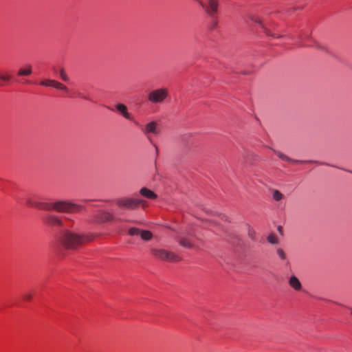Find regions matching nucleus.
Masks as SVG:
<instances>
[{
	"instance_id": "obj_1",
	"label": "nucleus",
	"mask_w": 352,
	"mask_h": 352,
	"mask_svg": "<svg viewBox=\"0 0 352 352\" xmlns=\"http://www.w3.org/2000/svg\"><path fill=\"white\" fill-rule=\"evenodd\" d=\"M93 239L92 234H80L69 230H63L58 236L56 241L59 246L65 250H75Z\"/></svg>"
},
{
	"instance_id": "obj_2",
	"label": "nucleus",
	"mask_w": 352,
	"mask_h": 352,
	"mask_svg": "<svg viewBox=\"0 0 352 352\" xmlns=\"http://www.w3.org/2000/svg\"><path fill=\"white\" fill-rule=\"evenodd\" d=\"M45 210H54L58 212H76L80 211L81 207L79 205L67 201H57L47 202L44 205Z\"/></svg>"
},
{
	"instance_id": "obj_3",
	"label": "nucleus",
	"mask_w": 352,
	"mask_h": 352,
	"mask_svg": "<svg viewBox=\"0 0 352 352\" xmlns=\"http://www.w3.org/2000/svg\"><path fill=\"white\" fill-rule=\"evenodd\" d=\"M169 96L168 88L162 87L151 91L147 96V100L152 104L163 103Z\"/></svg>"
},
{
	"instance_id": "obj_4",
	"label": "nucleus",
	"mask_w": 352,
	"mask_h": 352,
	"mask_svg": "<svg viewBox=\"0 0 352 352\" xmlns=\"http://www.w3.org/2000/svg\"><path fill=\"white\" fill-rule=\"evenodd\" d=\"M153 254L155 257L163 261L177 262L181 260L178 254L164 249L153 250Z\"/></svg>"
},
{
	"instance_id": "obj_5",
	"label": "nucleus",
	"mask_w": 352,
	"mask_h": 352,
	"mask_svg": "<svg viewBox=\"0 0 352 352\" xmlns=\"http://www.w3.org/2000/svg\"><path fill=\"white\" fill-rule=\"evenodd\" d=\"M199 3L209 16L217 15L219 7L218 0L199 1Z\"/></svg>"
},
{
	"instance_id": "obj_6",
	"label": "nucleus",
	"mask_w": 352,
	"mask_h": 352,
	"mask_svg": "<svg viewBox=\"0 0 352 352\" xmlns=\"http://www.w3.org/2000/svg\"><path fill=\"white\" fill-rule=\"evenodd\" d=\"M144 201L140 199L123 198L117 201V205L120 208L133 209L140 204H144Z\"/></svg>"
},
{
	"instance_id": "obj_7",
	"label": "nucleus",
	"mask_w": 352,
	"mask_h": 352,
	"mask_svg": "<svg viewBox=\"0 0 352 352\" xmlns=\"http://www.w3.org/2000/svg\"><path fill=\"white\" fill-rule=\"evenodd\" d=\"M39 85L44 87H54L56 89L63 91L66 93V94H69V89L64 84L55 80H43L39 82Z\"/></svg>"
},
{
	"instance_id": "obj_8",
	"label": "nucleus",
	"mask_w": 352,
	"mask_h": 352,
	"mask_svg": "<svg viewBox=\"0 0 352 352\" xmlns=\"http://www.w3.org/2000/svg\"><path fill=\"white\" fill-rule=\"evenodd\" d=\"M251 20L257 23L258 26L263 30L264 33L267 36H271L272 37H280V34L277 29H274V32H271V30L265 27V25L263 23L261 18L259 16H252Z\"/></svg>"
},
{
	"instance_id": "obj_9",
	"label": "nucleus",
	"mask_w": 352,
	"mask_h": 352,
	"mask_svg": "<svg viewBox=\"0 0 352 352\" xmlns=\"http://www.w3.org/2000/svg\"><path fill=\"white\" fill-rule=\"evenodd\" d=\"M43 222L50 226H62V221L55 214H47L43 217Z\"/></svg>"
},
{
	"instance_id": "obj_10",
	"label": "nucleus",
	"mask_w": 352,
	"mask_h": 352,
	"mask_svg": "<svg viewBox=\"0 0 352 352\" xmlns=\"http://www.w3.org/2000/svg\"><path fill=\"white\" fill-rule=\"evenodd\" d=\"M67 96L72 98H80L86 100H91V98L88 93L79 90L69 89V94H67Z\"/></svg>"
},
{
	"instance_id": "obj_11",
	"label": "nucleus",
	"mask_w": 352,
	"mask_h": 352,
	"mask_svg": "<svg viewBox=\"0 0 352 352\" xmlns=\"http://www.w3.org/2000/svg\"><path fill=\"white\" fill-rule=\"evenodd\" d=\"M142 131L146 135L153 133L157 134L159 133L157 130V123L156 122H150L146 124L144 126H140Z\"/></svg>"
},
{
	"instance_id": "obj_12",
	"label": "nucleus",
	"mask_w": 352,
	"mask_h": 352,
	"mask_svg": "<svg viewBox=\"0 0 352 352\" xmlns=\"http://www.w3.org/2000/svg\"><path fill=\"white\" fill-rule=\"evenodd\" d=\"M116 111L121 114L124 118L133 120V117L132 115L128 111L127 107L124 104H117L115 106Z\"/></svg>"
},
{
	"instance_id": "obj_13",
	"label": "nucleus",
	"mask_w": 352,
	"mask_h": 352,
	"mask_svg": "<svg viewBox=\"0 0 352 352\" xmlns=\"http://www.w3.org/2000/svg\"><path fill=\"white\" fill-rule=\"evenodd\" d=\"M47 204V202H41L35 201L34 198H28L26 200V206L28 207L35 208L39 210H44V205Z\"/></svg>"
},
{
	"instance_id": "obj_14",
	"label": "nucleus",
	"mask_w": 352,
	"mask_h": 352,
	"mask_svg": "<svg viewBox=\"0 0 352 352\" xmlns=\"http://www.w3.org/2000/svg\"><path fill=\"white\" fill-rule=\"evenodd\" d=\"M32 74V66L30 64H26L20 67L17 76H28Z\"/></svg>"
},
{
	"instance_id": "obj_15",
	"label": "nucleus",
	"mask_w": 352,
	"mask_h": 352,
	"mask_svg": "<svg viewBox=\"0 0 352 352\" xmlns=\"http://www.w3.org/2000/svg\"><path fill=\"white\" fill-rule=\"evenodd\" d=\"M289 284L296 291L299 292L302 289V284L299 279L295 276H292L289 278Z\"/></svg>"
},
{
	"instance_id": "obj_16",
	"label": "nucleus",
	"mask_w": 352,
	"mask_h": 352,
	"mask_svg": "<svg viewBox=\"0 0 352 352\" xmlns=\"http://www.w3.org/2000/svg\"><path fill=\"white\" fill-rule=\"evenodd\" d=\"M140 193L142 196L149 199H155L157 198V195L153 191L146 188H142L140 190Z\"/></svg>"
},
{
	"instance_id": "obj_17",
	"label": "nucleus",
	"mask_w": 352,
	"mask_h": 352,
	"mask_svg": "<svg viewBox=\"0 0 352 352\" xmlns=\"http://www.w3.org/2000/svg\"><path fill=\"white\" fill-rule=\"evenodd\" d=\"M211 17V20L208 24V28L211 30L216 29L218 27L219 24V19L217 15L210 16Z\"/></svg>"
},
{
	"instance_id": "obj_18",
	"label": "nucleus",
	"mask_w": 352,
	"mask_h": 352,
	"mask_svg": "<svg viewBox=\"0 0 352 352\" xmlns=\"http://www.w3.org/2000/svg\"><path fill=\"white\" fill-rule=\"evenodd\" d=\"M11 79V76L7 72H0V85L4 82H8Z\"/></svg>"
},
{
	"instance_id": "obj_19",
	"label": "nucleus",
	"mask_w": 352,
	"mask_h": 352,
	"mask_svg": "<svg viewBox=\"0 0 352 352\" xmlns=\"http://www.w3.org/2000/svg\"><path fill=\"white\" fill-rule=\"evenodd\" d=\"M179 244L184 248H190L193 246L191 241L188 238H182L179 240Z\"/></svg>"
},
{
	"instance_id": "obj_20",
	"label": "nucleus",
	"mask_w": 352,
	"mask_h": 352,
	"mask_svg": "<svg viewBox=\"0 0 352 352\" xmlns=\"http://www.w3.org/2000/svg\"><path fill=\"white\" fill-rule=\"evenodd\" d=\"M140 236L143 240L148 241L151 239L153 234L148 230H141Z\"/></svg>"
},
{
	"instance_id": "obj_21",
	"label": "nucleus",
	"mask_w": 352,
	"mask_h": 352,
	"mask_svg": "<svg viewBox=\"0 0 352 352\" xmlns=\"http://www.w3.org/2000/svg\"><path fill=\"white\" fill-rule=\"evenodd\" d=\"M273 199L276 201H280L283 199V195L277 190H273L272 193Z\"/></svg>"
},
{
	"instance_id": "obj_22",
	"label": "nucleus",
	"mask_w": 352,
	"mask_h": 352,
	"mask_svg": "<svg viewBox=\"0 0 352 352\" xmlns=\"http://www.w3.org/2000/svg\"><path fill=\"white\" fill-rule=\"evenodd\" d=\"M59 76L63 81L68 82L69 80V78L66 72H65L64 69H61L60 70Z\"/></svg>"
},
{
	"instance_id": "obj_23",
	"label": "nucleus",
	"mask_w": 352,
	"mask_h": 352,
	"mask_svg": "<svg viewBox=\"0 0 352 352\" xmlns=\"http://www.w3.org/2000/svg\"><path fill=\"white\" fill-rule=\"evenodd\" d=\"M141 230L136 228H132L129 229V234L131 236L140 235Z\"/></svg>"
},
{
	"instance_id": "obj_24",
	"label": "nucleus",
	"mask_w": 352,
	"mask_h": 352,
	"mask_svg": "<svg viewBox=\"0 0 352 352\" xmlns=\"http://www.w3.org/2000/svg\"><path fill=\"white\" fill-rule=\"evenodd\" d=\"M267 241L272 244L277 243V237L274 234H270L267 237Z\"/></svg>"
},
{
	"instance_id": "obj_25",
	"label": "nucleus",
	"mask_w": 352,
	"mask_h": 352,
	"mask_svg": "<svg viewBox=\"0 0 352 352\" xmlns=\"http://www.w3.org/2000/svg\"><path fill=\"white\" fill-rule=\"evenodd\" d=\"M277 254L281 259H285V252L283 249H280V248L278 249Z\"/></svg>"
},
{
	"instance_id": "obj_26",
	"label": "nucleus",
	"mask_w": 352,
	"mask_h": 352,
	"mask_svg": "<svg viewBox=\"0 0 352 352\" xmlns=\"http://www.w3.org/2000/svg\"><path fill=\"white\" fill-rule=\"evenodd\" d=\"M32 296H33L32 293L29 292L25 293L23 295V298L25 300H30L32 298Z\"/></svg>"
},
{
	"instance_id": "obj_27",
	"label": "nucleus",
	"mask_w": 352,
	"mask_h": 352,
	"mask_svg": "<svg viewBox=\"0 0 352 352\" xmlns=\"http://www.w3.org/2000/svg\"><path fill=\"white\" fill-rule=\"evenodd\" d=\"M276 154H277V155L282 160H284L285 159V155L283 154H282L280 152H275Z\"/></svg>"
},
{
	"instance_id": "obj_28",
	"label": "nucleus",
	"mask_w": 352,
	"mask_h": 352,
	"mask_svg": "<svg viewBox=\"0 0 352 352\" xmlns=\"http://www.w3.org/2000/svg\"><path fill=\"white\" fill-rule=\"evenodd\" d=\"M277 229H278V232L280 233V234H283V227H282V226H278V228H277Z\"/></svg>"
},
{
	"instance_id": "obj_29",
	"label": "nucleus",
	"mask_w": 352,
	"mask_h": 352,
	"mask_svg": "<svg viewBox=\"0 0 352 352\" xmlns=\"http://www.w3.org/2000/svg\"><path fill=\"white\" fill-rule=\"evenodd\" d=\"M315 47L320 49V50H323V47L320 45H319V44H316L315 45Z\"/></svg>"
},
{
	"instance_id": "obj_30",
	"label": "nucleus",
	"mask_w": 352,
	"mask_h": 352,
	"mask_svg": "<svg viewBox=\"0 0 352 352\" xmlns=\"http://www.w3.org/2000/svg\"><path fill=\"white\" fill-rule=\"evenodd\" d=\"M112 219V215L111 214H108V217L106 218V220L107 221H109Z\"/></svg>"
},
{
	"instance_id": "obj_31",
	"label": "nucleus",
	"mask_w": 352,
	"mask_h": 352,
	"mask_svg": "<svg viewBox=\"0 0 352 352\" xmlns=\"http://www.w3.org/2000/svg\"><path fill=\"white\" fill-rule=\"evenodd\" d=\"M287 163L288 162H295L296 161L292 160V159H289V157L287 158Z\"/></svg>"
},
{
	"instance_id": "obj_32",
	"label": "nucleus",
	"mask_w": 352,
	"mask_h": 352,
	"mask_svg": "<svg viewBox=\"0 0 352 352\" xmlns=\"http://www.w3.org/2000/svg\"><path fill=\"white\" fill-rule=\"evenodd\" d=\"M155 149L157 151V152L158 151V148H157V146L156 145H155Z\"/></svg>"
},
{
	"instance_id": "obj_33",
	"label": "nucleus",
	"mask_w": 352,
	"mask_h": 352,
	"mask_svg": "<svg viewBox=\"0 0 352 352\" xmlns=\"http://www.w3.org/2000/svg\"><path fill=\"white\" fill-rule=\"evenodd\" d=\"M305 36L306 38H309V35H305Z\"/></svg>"
}]
</instances>
